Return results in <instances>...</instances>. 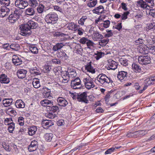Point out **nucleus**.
Returning <instances> with one entry per match:
<instances>
[{
  "instance_id": "obj_54",
  "label": "nucleus",
  "mask_w": 155,
  "mask_h": 155,
  "mask_svg": "<svg viewBox=\"0 0 155 155\" xmlns=\"http://www.w3.org/2000/svg\"><path fill=\"white\" fill-rule=\"evenodd\" d=\"M130 13L128 11H127L124 13L121 16V19L124 20L127 18V16Z\"/></svg>"
},
{
  "instance_id": "obj_5",
  "label": "nucleus",
  "mask_w": 155,
  "mask_h": 155,
  "mask_svg": "<svg viewBox=\"0 0 155 155\" xmlns=\"http://www.w3.org/2000/svg\"><path fill=\"white\" fill-rule=\"evenodd\" d=\"M45 140L48 141H51L52 146L55 147L58 145V142L56 140V138L53 137V135L52 134H46L45 135Z\"/></svg>"
},
{
  "instance_id": "obj_59",
  "label": "nucleus",
  "mask_w": 155,
  "mask_h": 155,
  "mask_svg": "<svg viewBox=\"0 0 155 155\" xmlns=\"http://www.w3.org/2000/svg\"><path fill=\"white\" fill-rule=\"evenodd\" d=\"M18 122L20 126H23L24 124V118L23 117H19L18 119Z\"/></svg>"
},
{
  "instance_id": "obj_33",
  "label": "nucleus",
  "mask_w": 155,
  "mask_h": 155,
  "mask_svg": "<svg viewBox=\"0 0 155 155\" xmlns=\"http://www.w3.org/2000/svg\"><path fill=\"white\" fill-rule=\"evenodd\" d=\"M67 72L70 78H73L77 76V73L74 69H71L68 70Z\"/></svg>"
},
{
  "instance_id": "obj_21",
  "label": "nucleus",
  "mask_w": 155,
  "mask_h": 155,
  "mask_svg": "<svg viewBox=\"0 0 155 155\" xmlns=\"http://www.w3.org/2000/svg\"><path fill=\"white\" fill-rule=\"evenodd\" d=\"M109 69L115 70L117 67V63L113 60H110L108 62Z\"/></svg>"
},
{
  "instance_id": "obj_63",
  "label": "nucleus",
  "mask_w": 155,
  "mask_h": 155,
  "mask_svg": "<svg viewBox=\"0 0 155 155\" xmlns=\"http://www.w3.org/2000/svg\"><path fill=\"white\" fill-rule=\"evenodd\" d=\"M50 107H51V108L50 109V110L53 112L54 113L58 109V107L56 106H54L53 105Z\"/></svg>"
},
{
  "instance_id": "obj_39",
  "label": "nucleus",
  "mask_w": 155,
  "mask_h": 155,
  "mask_svg": "<svg viewBox=\"0 0 155 155\" xmlns=\"http://www.w3.org/2000/svg\"><path fill=\"white\" fill-rule=\"evenodd\" d=\"M9 48L12 50L16 51L18 50L20 48V47L19 45L17 44H11Z\"/></svg>"
},
{
  "instance_id": "obj_8",
  "label": "nucleus",
  "mask_w": 155,
  "mask_h": 155,
  "mask_svg": "<svg viewBox=\"0 0 155 155\" xmlns=\"http://www.w3.org/2000/svg\"><path fill=\"white\" fill-rule=\"evenodd\" d=\"M15 6L21 9H24L28 5L27 1L23 0H16L15 2Z\"/></svg>"
},
{
  "instance_id": "obj_23",
  "label": "nucleus",
  "mask_w": 155,
  "mask_h": 155,
  "mask_svg": "<svg viewBox=\"0 0 155 155\" xmlns=\"http://www.w3.org/2000/svg\"><path fill=\"white\" fill-rule=\"evenodd\" d=\"M0 81L1 83L8 84L10 81L9 78H7L5 74H2L0 77Z\"/></svg>"
},
{
  "instance_id": "obj_6",
  "label": "nucleus",
  "mask_w": 155,
  "mask_h": 155,
  "mask_svg": "<svg viewBox=\"0 0 155 155\" xmlns=\"http://www.w3.org/2000/svg\"><path fill=\"white\" fill-rule=\"evenodd\" d=\"M138 61L140 64L146 65L150 63L151 58L148 55H142L138 57Z\"/></svg>"
},
{
  "instance_id": "obj_36",
  "label": "nucleus",
  "mask_w": 155,
  "mask_h": 155,
  "mask_svg": "<svg viewBox=\"0 0 155 155\" xmlns=\"http://www.w3.org/2000/svg\"><path fill=\"white\" fill-rule=\"evenodd\" d=\"M32 83L34 87L35 88H38L40 86L39 81L37 78H34Z\"/></svg>"
},
{
  "instance_id": "obj_35",
  "label": "nucleus",
  "mask_w": 155,
  "mask_h": 155,
  "mask_svg": "<svg viewBox=\"0 0 155 155\" xmlns=\"http://www.w3.org/2000/svg\"><path fill=\"white\" fill-rule=\"evenodd\" d=\"M132 67L133 70L136 72H140L141 71L140 66L135 63H133Z\"/></svg>"
},
{
  "instance_id": "obj_11",
  "label": "nucleus",
  "mask_w": 155,
  "mask_h": 155,
  "mask_svg": "<svg viewBox=\"0 0 155 155\" xmlns=\"http://www.w3.org/2000/svg\"><path fill=\"white\" fill-rule=\"evenodd\" d=\"M102 20V18L101 17L98 18V19L96 20L95 21V23L96 24L100 25L101 26H103L104 28H108L110 25V21L109 20H106L105 21H103V22L100 23V21H101Z\"/></svg>"
},
{
  "instance_id": "obj_52",
  "label": "nucleus",
  "mask_w": 155,
  "mask_h": 155,
  "mask_svg": "<svg viewBox=\"0 0 155 155\" xmlns=\"http://www.w3.org/2000/svg\"><path fill=\"white\" fill-rule=\"evenodd\" d=\"M149 52L155 54V46H149Z\"/></svg>"
},
{
  "instance_id": "obj_3",
  "label": "nucleus",
  "mask_w": 155,
  "mask_h": 155,
  "mask_svg": "<svg viewBox=\"0 0 155 155\" xmlns=\"http://www.w3.org/2000/svg\"><path fill=\"white\" fill-rule=\"evenodd\" d=\"M45 19L47 23L54 24L58 21V15L55 13H50L46 15Z\"/></svg>"
},
{
  "instance_id": "obj_43",
  "label": "nucleus",
  "mask_w": 155,
  "mask_h": 155,
  "mask_svg": "<svg viewBox=\"0 0 155 155\" xmlns=\"http://www.w3.org/2000/svg\"><path fill=\"white\" fill-rule=\"evenodd\" d=\"M43 5L42 3L39 5L37 8V11L38 13H41L43 12L45 8V6Z\"/></svg>"
},
{
  "instance_id": "obj_31",
  "label": "nucleus",
  "mask_w": 155,
  "mask_h": 155,
  "mask_svg": "<svg viewBox=\"0 0 155 155\" xmlns=\"http://www.w3.org/2000/svg\"><path fill=\"white\" fill-rule=\"evenodd\" d=\"M78 25L74 24L73 22H71L68 24L67 28L69 30H71L74 31L77 30L76 28L78 27Z\"/></svg>"
},
{
  "instance_id": "obj_27",
  "label": "nucleus",
  "mask_w": 155,
  "mask_h": 155,
  "mask_svg": "<svg viewBox=\"0 0 155 155\" xmlns=\"http://www.w3.org/2000/svg\"><path fill=\"white\" fill-rule=\"evenodd\" d=\"M65 45V44H64L63 43H58L53 46L52 49L54 51H55L60 49Z\"/></svg>"
},
{
  "instance_id": "obj_18",
  "label": "nucleus",
  "mask_w": 155,
  "mask_h": 155,
  "mask_svg": "<svg viewBox=\"0 0 155 155\" xmlns=\"http://www.w3.org/2000/svg\"><path fill=\"white\" fill-rule=\"evenodd\" d=\"M53 102L52 101H49L48 99L44 100L41 101V104L44 107L47 106L50 107L53 105Z\"/></svg>"
},
{
  "instance_id": "obj_16",
  "label": "nucleus",
  "mask_w": 155,
  "mask_h": 155,
  "mask_svg": "<svg viewBox=\"0 0 155 155\" xmlns=\"http://www.w3.org/2000/svg\"><path fill=\"white\" fill-rule=\"evenodd\" d=\"M27 73V71L26 70L24 69H20L18 71L17 74L18 78L23 79L25 77Z\"/></svg>"
},
{
  "instance_id": "obj_12",
  "label": "nucleus",
  "mask_w": 155,
  "mask_h": 155,
  "mask_svg": "<svg viewBox=\"0 0 155 155\" xmlns=\"http://www.w3.org/2000/svg\"><path fill=\"white\" fill-rule=\"evenodd\" d=\"M38 147L37 142L35 140H33L31 141V145L28 146V149L30 152H33L36 150Z\"/></svg>"
},
{
  "instance_id": "obj_38",
  "label": "nucleus",
  "mask_w": 155,
  "mask_h": 155,
  "mask_svg": "<svg viewBox=\"0 0 155 155\" xmlns=\"http://www.w3.org/2000/svg\"><path fill=\"white\" fill-rule=\"evenodd\" d=\"M12 99H5L3 101V104L4 106H6L10 105L12 102Z\"/></svg>"
},
{
  "instance_id": "obj_44",
  "label": "nucleus",
  "mask_w": 155,
  "mask_h": 155,
  "mask_svg": "<svg viewBox=\"0 0 155 155\" xmlns=\"http://www.w3.org/2000/svg\"><path fill=\"white\" fill-rule=\"evenodd\" d=\"M10 0H0V4L6 7L8 6L10 4Z\"/></svg>"
},
{
  "instance_id": "obj_2",
  "label": "nucleus",
  "mask_w": 155,
  "mask_h": 155,
  "mask_svg": "<svg viewBox=\"0 0 155 155\" xmlns=\"http://www.w3.org/2000/svg\"><path fill=\"white\" fill-rule=\"evenodd\" d=\"M97 79L105 87L107 86L110 83H112L113 82L111 80L108 78L105 74H103L99 75L97 78Z\"/></svg>"
},
{
  "instance_id": "obj_41",
  "label": "nucleus",
  "mask_w": 155,
  "mask_h": 155,
  "mask_svg": "<svg viewBox=\"0 0 155 155\" xmlns=\"http://www.w3.org/2000/svg\"><path fill=\"white\" fill-rule=\"evenodd\" d=\"M119 62L121 65L126 66L127 65L128 62L126 58H121L119 60Z\"/></svg>"
},
{
  "instance_id": "obj_20",
  "label": "nucleus",
  "mask_w": 155,
  "mask_h": 155,
  "mask_svg": "<svg viewBox=\"0 0 155 155\" xmlns=\"http://www.w3.org/2000/svg\"><path fill=\"white\" fill-rule=\"evenodd\" d=\"M54 124L51 121L47 120H43L41 123V125L44 128L47 129L49 127L53 125Z\"/></svg>"
},
{
  "instance_id": "obj_62",
  "label": "nucleus",
  "mask_w": 155,
  "mask_h": 155,
  "mask_svg": "<svg viewBox=\"0 0 155 155\" xmlns=\"http://www.w3.org/2000/svg\"><path fill=\"white\" fill-rule=\"evenodd\" d=\"M144 40L142 39L139 38L135 41V43L137 45H138L143 43Z\"/></svg>"
},
{
  "instance_id": "obj_19",
  "label": "nucleus",
  "mask_w": 155,
  "mask_h": 155,
  "mask_svg": "<svg viewBox=\"0 0 155 155\" xmlns=\"http://www.w3.org/2000/svg\"><path fill=\"white\" fill-rule=\"evenodd\" d=\"M57 101L58 105L62 106L65 107L68 104L67 101L63 97H59Z\"/></svg>"
},
{
  "instance_id": "obj_37",
  "label": "nucleus",
  "mask_w": 155,
  "mask_h": 155,
  "mask_svg": "<svg viewBox=\"0 0 155 155\" xmlns=\"http://www.w3.org/2000/svg\"><path fill=\"white\" fill-rule=\"evenodd\" d=\"M37 130V127L35 126H33L29 128L28 130V134L29 135L32 136L35 134Z\"/></svg>"
},
{
  "instance_id": "obj_14",
  "label": "nucleus",
  "mask_w": 155,
  "mask_h": 155,
  "mask_svg": "<svg viewBox=\"0 0 155 155\" xmlns=\"http://www.w3.org/2000/svg\"><path fill=\"white\" fill-rule=\"evenodd\" d=\"M9 12L10 9L9 8L6 7H3L0 9V15L2 17H4L6 15H8L9 14Z\"/></svg>"
},
{
  "instance_id": "obj_58",
  "label": "nucleus",
  "mask_w": 155,
  "mask_h": 155,
  "mask_svg": "<svg viewBox=\"0 0 155 155\" xmlns=\"http://www.w3.org/2000/svg\"><path fill=\"white\" fill-rule=\"evenodd\" d=\"M88 40V39L87 38L83 37L80 39L79 42L82 44H86Z\"/></svg>"
},
{
  "instance_id": "obj_32",
  "label": "nucleus",
  "mask_w": 155,
  "mask_h": 155,
  "mask_svg": "<svg viewBox=\"0 0 155 155\" xmlns=\"http://www.w3.org/2000/svg\"><path fill=\"white\" fill-rule=\"evenodd\" d=\"M90 62L89 63H88L85 66V68L86 70L88 71L91 73H94L95 72V71L93 67H92L91 64Z\"/></svg>"
},
{
  "instance_id": "obj_24",
  "label": "nucleus",
  "mask_w": 155,
  "mask_h": 155,
  "mask_svg": "<svg viewBox=\"0 0 155 155\" xmlns=\"http://www.w3.org/2000/svg\"><path fill=\"white\" fill-rule=\"evenodd\" d=\"M15 104L16 107L18 108H23L25 107V103L21 100H17Z\"/></svg>"
},
{
  "instance_id": "obj_40",
  "label": "nucleus",
  "mask_w": 155,
  "mask_h": 155,
  "mask_svg": "<svg viewBox=\"0 0 155 155\" xmlns=\"http://www.w3.org/2000/svg\"><path fill=\"white\" fill-rule=\"evenodd\" d=\"M146 12L147 15L149 14L153 17H155V9L150 8L146 10Z\"/></svg>"
},
{
  "instance_id": "obj_64",
  "label": "nucleus",
  "mask_w": 155,
  "mask_h": 155,
  "mask_svg": "<svg viewBox=\"0 0 155 155\" xmlns=\"http://www.w3.org/2000/svg\"><path fill=\"white\" fill-rule=\"evenodd\" d=\"M115 149V148L112 147L110 148L107 150L105 152V154H110L112 152H113L114 150Z\"/></svg>"
},
{
  "instance_id": "obj_15",
  "label": "nucleus",
  "mask_w": 155,
  "mask_h": 155,
  "mask_svg": "<svg viewBox=\"0 0 155 155\" xmlns=\"http://www.w3.org/2000/svg\"><path fill=\"white\" fill-rule=\"evenodd\" d=\"M127 72L121 71L119 72L117 75V78L121 81L124 80H125L127 78Z\"/></svg>"
},
{
  "instance_id": "obj_61",
  "label": "nucleus",
  "mask_w": 155,
  "mask_h": 155,
  "mask_svg": "<svg viewBox=\"0 0 155 155\" xmlns=\"http://www.w3.org/2000/svg\"><path fill=\"white\" fill-rule=\"evenodd\" d=\"M54 9L56 11L60 12H62V9L59 6L57 5H54L53 6Z\"/></svg>"
},
{
  "instance_id": "obj_25",
  "label": "nucleus",
  "mask_w": 155,
  "mask_h": 155,
  "mask_svg": "<svg viewBox=\"0 0 155 155\" xmlns=\"http://www.w3.org/2000/svg\"><path fill=\"white\" fill-rule=\"evenodd\" d=\"M104 11V8L102 6H99L93 10V12L94 13L99 14L103 12Z\"/></svg>"
},
{
  "instance_id": "obj_53",
  "label": "nucleus",
  "mask_w": 155,
  "mask_h": 155,
  "mask_svg": "<svg viewBox=\"0 0 155 155\" xmlns=\"http://www.w3.org/2000/svg\"><path fill=\"white\" fill-rule=\"evenodd\" d=\"M51 69V67L50 66L45 65L43 68V71L47 73Z\"/></svg>"
},
{
  "instance_id": "obj_56",
  "label": "nucleus",
  "mask_w": 155,
  "mask_h": 155,
  "mask_svg": "<svg viewBox=\"0 0 155 155\" xmlns=\"http://www.w3.org/2000/svg\"><path fill=\"white\" fill-rule=\"evenodd\" d=\"M2 146L3 148L7 151H10L11 150L9 148V146L8 143H2Z\"/></svg>"
},
{
  "instance_id": "obj_46",
  "label": "nucleus",
  "mask_w": 155,
  "mask_h": 155,
  "mask_svg": "<svg viewBox=\"0 0 155 155\" xmlns=\"http://www.w3.org/2000/svg\"><path fill=\"white\" fill-rule=\"evenodd\" d=\"M29 49L31 52L34 54H37L38 52L37 48L33 45L29 47Z\"/></svg>"
},
{
  "instance_id": "obj_30",
  "label": "nucleus",
  "mask_w": 155,
  "mask_h": 155,
  "mask_svg": "<svg viewBox=\"0 0 155 155\" xmlns=\"http://www.w3.org/2000/svg\"><path fill=\"white\" fill-rule=\"evenodd\" d=\"M139 51L141 54H147L149 52V48L146 46L140 47V48Z\"/></svg>"
},
{
  "instance_id": "obj_26",
  "label": "nucleus",
  "mask_w": 155,
  "mask_h": 155,
  "mask_svg": "<svg viewBox=\"0 0 155 155\" xmlns=\"http://www.w3.org/2000/svg\"><path fill=\"white\" fill-rule=\"evenodd\" d=\"M149 130H138L134 132V134L136 135L137 137L139 136H142L147 134Z\"/></svg>"
},
{
  "instance_id": "obj_48",
  "label": "nucleus",
  "mask_w": 155,
  "mask_h": 155,
  "mask_svg": "<svg viewBox=\"0 0 155 155\" xmlns=\"http://www.w3.org/2000/svg\"><path fill=\"white\" fill-rule=\"evenodd\" d=\"M147 2V3L149 6V9L150 8H152L155 5L154 2V0H145Z\"/></svg>"
},
{
  "instance_id": "obj_28",
  "label": "nucleus",
  "mask_w": 155,
  "mask_h": 155,
  "mask_svg": "<svg viewBox=\"0 0 155 155\" xmlns=\"http://www.w3.org/2000/svg\"><path fill=\"white\" fill-rule=\"evenodd\" d=\"M25 13L27 15L32 16L35 14V11L34 8L31 7L26 9Z\"/></svg>"
},
{
  "instance_id": "obj_13",
  "label": "nucleus",
  "mask_w": 155,
  "mask_h": 155,
  "mask_svg": "<svg viewBox=\"0 0 155 155\" xmlns=\"http://www.w3.org/2000/svg\"><path fill=\"white\" fill-rule=\"evenodd\" d=\"M103 38V35L97 31H94L92 35V39L94 41H97L100 39H102Z\"/></svg>"
},
{
  "instance_id": "obj_4",
  "label": "nucleus",
  "mask_w": 155,
  "mask_h": 155,
  "mask_svg": "<svg viewBox=\"0 0 155 155\" xmlns=\"http://www.w3.org/2000/svg\"><path fill=\"white\" fill-rule=\"evenodd\" d=\"M83 81L85 87L88 89L93 88L95 86L94 83L90 77H88L84 78Z\"/></svg>"
},
{
  "instance_id": "obj_1",
  "label": "nucleus",
  "mask_w": 155,
  "mask_h": 155,
  "mask_svg": "<svg viewBox=\"0 0 155 155\" xmlns=\"http://www.w3.org/2000/svg\"><path fill=\"white\" fill-rule=\"evenodd\" d=\"M37 27V24L35 22L29 21L27 23L23 24L21 25V34L23 36H28L30 35L31 33V30Z\"/></svg>"
},
{
  "instance_id": "obj_42",
  "label": "nucleus",
  "mask_w": 155,
  "mask_h": 155,
  "mask_svg": "<svg viewBox=\"0 0 155 155\" xmlns=\"http://www.w3.org/2000/svg\"><path fill=\"white\" fill-rule=\"evenodd\" d=\"M109 39H104L101 40L99 42V45L100 46L103 47L105 46L109 41Z\"/></svg>"
},
{
  "instance_id": "obj_45",
  "label": "nucleus",
  "mask_w": 155,
  "mask_h": 155,
  "mask_svg": "<svg viewBox=\"0 0 155 155\" xmlns=\"http://www.w3.org/2000/svg\"><path fill=\"white\" fill-rule=\"evenodd\" d=\"M30 72L31 73H33L35 75H38L39 74V71L36 67L31 68L30 69Z\"/></svg>"
},
{
  "instance_id": "obj_29",
  "label": "nucleus",
  "mask_w": 155,
  "mask_h": 155,
  "mask_svg": "<svg viewBox=\"0 0 155 155\" xmlns=\"http://www.w3.org/2000/svg\"><path fill=\"white\" fill-rule=\"evenodd\" d=\"M62 78L63 79L62 82L64 83H67L69 80L70 77L68 73V72L65 71L62 74Z\"/></svg>"
},
{
  "instance_id": "obj_10",
  "label": "nucleus",
  "mask_w": 155,
  "mask_h": 155,
  "mask_svg": "<svg viewBox=\"0 0 155 155\" xmlns=\"http://www.w3.org/2000/svg\"><path fill=\"white\" fill-rule=\"evenodd\" d=\"M87 94L86 92H84L77 96L76 98L79 101L84 102L86 103H87L88 100L87 98Z\"/></svg>"
},
{
  "instance_id": "obj_22",
  "label": "nucleus",
  "mask_w": 155,
  "mask_h": 155,
  "mask_svg": "<svg viewBox=\"0 0 155 155\" xmlns=\"http://www.w3.org/2000/svg\"><path fill=\"white\" fill-rule=\"evenodd\" d=\"M138 4L139 6L143 9H146V10L149 9V6H148V5L146 1H144L142 0H140L138 1Z\"/></svg>"
},
{
  "instance_id": "obj_57",
  "label": "nucleus",
  "mask_w": 155,
  "mask_h": 155,
  "mask_svg": "<svg viewBox=\"0 0 155 155\" xmlns=\"http://www.w3.org/2000/svg\"><path fill=\"white\" fill-rule=\"evenodd\" d=\"M59 57L60 58L64 57L65 59L68 58V56L64 52H60L59 53Z\"/></svg>"
},
{
  "instance_id": "obj_50",
  "label": "nucleus",
  "mask_w": 155,
  "mask_h": 155,
  "mask_svg": "<svg viewBox=\"0 0 155 155\" xmlns=\"http://www.w3.org/2000/svg\"><path fill=\"white\" fill-rule=\"evenodd\" d=\"M15 128V123H10V125L8 127V130L9 132L10 133H12Z\"/></svg>"
},
{
  "instance_id": "obj_34",
  "label": "nucleus",
  "mask_w": 155,
  "mask_h": 155,
  "mask_svg": "<svg viewBox=\"0 0 155 155\" xmlns=\"http://www.w3.org/2000/svg\"><path fill=\"white\" fill-rule=\"evenodd\" d=\"M28 4L31 7L35 8L38 5V2L37 0H29Z\"/></svg>"
},
{
  "instance_id": "obj_47",
  "label": "nucleus",
  "mask_w": 155,
  "mask_h": 155,
  "mask_svg": "<svg viewBox=\"0 0 155 155\" xmlns=\"http://www.w3.org/2000/svg\"><path fill=\"white\" fill-rule=\"evenodd\" d=\"M97 3V0H91L87 4V5L89 7H94Z\"/></svg>"
},
{
  "instance_id": "obj_60",
  "label": "nucleus",
  "mask_w": 155,
  "mask_h": 155,
  "mask_svg": "<svg viewBox=\"0 0 155 155\" xmlns=\"http://www.w3.org/2000/svg\"><path fill=\"white\" fill-rule=\"evenodd\" d=\"M46 90H47V91H45L43 93V95H44V96L46 98L48 97L50 93V90L47 89V88H46Z\"/></svg>"
},
{
  "instance_id": "obj_49",
  "label": "nucleus",
  "mask_w": 155,
  "mask_h": 155,
  "mask_svg": "<svg viewBox=\"0 0 155 155\" xmlns=\"http://www.w3.org/2000/svg\"><path fill=\"white\" fill-rule=\"evenodd\" d=\"M103 54H104L103 52L97 51L96 53L94 54V55H95V58L97 60H98L101 58Z\"/></svg>"
},
{
  "instance_id": "obj_55",
  "label": "nucleus",
  "mask_w": 155,
  "mask_h": 155,
  "mask_svg": "<svg viewBox=\"0 0 155 155\" xmlns=\"http://www.w3.org/2000/svg\"><path fill=\"white\" fill-rule=\"evenodd\" d=\"M46 117L50 119H54L55 117H56L57 116L54 113H49V114L47 115Z\"/></svg>"
},
{
  "instance_id": "obj_17",
  "label": "nucleus",
  "mask_w": 155,
  "mask_h": 155,
  "mask_svg": "<svg viewBox=\"0 0 155 155\" xmlns=\"http://www.w3.org/2000/svg\"><path fill=\"white\" fill-rule=\"evenodd\" d=\"M12 61L13 63L16 65H19L22 63L21 59L16 55H14L13 56Z\"/></svg>"
},
{
  "instance_id": "obj_51",
  "label": "nucleus",
  "mask_w": 155,
  "mask_h": 155,
  "mask_svg": "<svg viewBox=\"0 0 155 155\" xmlns=\"http://www.w3.org/2000/svg\"><path fill=\"white\" fill-rule=\"evenodd\" d=\"M86 45L88 48L90 49L92 47L94 46V43L91 40L88 39Z\"/></svg>"
},
{
  "instance_id": "obj_7",
  "label": "nucleus",
  "mask_w": 155,
  "mask_h": 155,
  "mask_svg": "<svg viewBox=\"0 0 155 155\" xmlns=\"http://www.w3.org/2000/svg\"><path fill=\"white\" fill-rule=\"evenodd\" d=\"M20 13L18 11L15 10L13 14L10 15L8 18L9 21L14 23L19 18Z\"/></svg>"
},
{
  "instance_id": "obj_9",
  "label": "nucleus",
  "mask_w": 155,
  "mask_h": 155,
  "mask_svg": "<svg viewBox=\"0 0 155 155\" xmlns=\"http://www.w3.org/2000/svg\"><path fill=\"white\" fill-rule=\"evenodd\" d=\"M81 81L80 79L79 78H77L71 81V87L74 89H77L80 88L81 87Z\"/></svg>"
}]
</instances>
